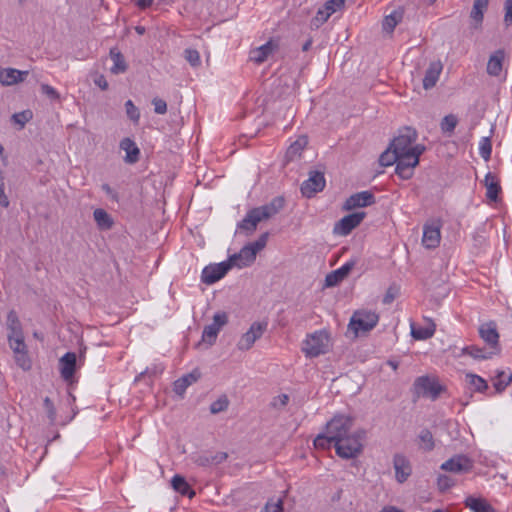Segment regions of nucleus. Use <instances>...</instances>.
<instances>
[{
	"mask_svg": "<svg viewBox=\"0 0 512 512\" xmlns=\"http://www.w3.org/2000/svg\"><path fill=\"white\" fill-rule=\"evenodd\" d=\"M228 405V398L226 396H221L210 405V412L212 414H218L225 411L228 408Z\"/></svg>",
	"mask_w": 512,
	"mask_h": 512,
	"instance_id": "45",
	"label": "nucleus"
},
{
	"mask_svg": "<svg viewBox=\"0 0 512 512\" xmlns=\"http://www.w3.org/2000/svg\"><path fill=\"white\" fill-rule=\"evenodd\" d=\"M479 150L480 155L482 156L483 159L488 160L490 158L492 152V145L488 137L482 138Z\"/></svg>",
	"mask_w": 512,
	"mask_h": 512,
	"instance_id": "50",
	"label": "nucleus"
},
{
	"mask_svg": "<svg viewBox=\"0 0 512 512\" xmlns=\"http://www.w3.org/2000/svg\"><path fill=\"white\" fill-rule=\"evenodd\" d=\"M94 83L101 89V90H107L108 89V82L106 78L103 75H99L95 80Z\"/></svg>",
	"mask_w": 512,
	"mask_h": 512,
	"instance_id": "64",
	"label": "nucleus"
},
{
	"mask_svg": "<svg viewBox=\"0 0 512 512\" xmlns=\"http://www.w3.org/2000/svg\"><path fill=\"white\" fill-rule=\"evenodd\" d=\"M231 267L229 261L208 265L202 271L201 280L203 283L211 285L224 277Z\"/></svg>",
	"mask_w": 512,
	"mask_h": 512,
	"instance_id": "11",
	"label": "nucleus"
},
{
	"mask_svg": "<svg viewBox=\"0 0 512 512\" xmlns=\"http://www.w3.org/2000/svg\"><path fill=\"white\" fill-rule=\"evenodd\" d=\"M441 233L439 226H424L422 244L427 249H434L439 246Z\"/></svg>",
	"mask_w": 512,
	"mask_h": 512,
	"instance_id": "24",
	"label": "nucleus"
},
{
	"mask_svg": "<svg viewBox=\"0 0 512 512\" xmlns=\"http://www.w3.org/2000/svg\"><path fill=\"white\" fill-rule=\"evenodd\" d=\"M401 156L388 146V148L380 155L379 163L381 166H391L393 164H398L401 161Z\"/></svg>",
	"mask_w": 512,
	"mask_h": 512,
	"instance_id": "36",
	"label": "nucleus"
},
{
	"mask_svg": "<svg viewBox=\"0 0 512 512\" xmlns=\"http://www.w3.org/2000/svg\"><path fill=\"white\" fill-rule=\"evenodd\" d=\"M277 48V44H275L272 40L268 41L264 45L255 48L250 51V60L255 62L256 64H261L267 60L269 55Z\"/></svg>",
	"mask_w": 512,
	"mask_h": 512,
	"instance_id": "26",
	"label": "nucleus"
},
{
	"mask_svg": "<svg viewBox=\"0 0 512 512\" xmlns=\"http://www.w3.org/2000/svg\"><path fill=\"white\" fill-rule=\"evenodd\" d=\"M93 216L97 224H113L110 215L104 209H95Z\"/></svg>",
	"mask_w": 512,
	"mask_h": 512,
	"instance_id": "49",
	"label": "nucleus"
},
{
	"mask_svg": "<svg viewBox=\"0 0 512 512\" xmlns=\"http://www.w3.org/2000/svg\"><path fill=\"white\" fill-rule=\"evenodd\" d=\"M458 119L455 115H446L441 121V130L443 133H452L457 126Z\"/></svg>",
	"mask_w": 512,
	"mask_h": 512,
	"instance_id": "42",
	"label": "nucleus"
},
{
	"mask_svg": "<svg viewBox=\"0 0 512 512\" xmlns=\"http://www.w3.org/2000/svg\"><path fill=\"white\" fill-rule=\"evenodd\" d=\"M365 215V212L356 210L344 216L336 224H360L363 221Z\"/></svg>",
	"mask_w": 512,
	"mask_h": 512,
	"instance_id": "41",
	"label": "nucleus"
},
{
	"mask_svg": "<svg viewBox=\"0 0 512 512\" xmlns=\"http://www.w3.org/2000/svg\"><path fill=\"white\" fill-rule=\"evenodd\" d=\"M454 485H455V481L450 476L441 474L437 477V486L441 492H444V491L450 489Z\"/></svg>",
	"mask_w": 512,
	"mask_h": 512,
	"instance_id": "47",
	"label": "nucleus"
},
{
	"mask_svg": "<svg viewBox=\"0 0 512 512\" xmlns=\"http://www.w3.org/2000/svg\"><path fill=\"white\" fill-rule=\"evenodd\" d=\"M393 466L397 482L404 483L412 473L409 460L404 455L396 454L393 458Z\"/></svg>",
	"mask_w": 512,
	"mask_h": 512,
	"instance_id": "18",
	"label": "nucleus"
},
{
	"mask_svg": "<svg viewBox=\"0 0 512 512\" xmlns=\"http://www.w3.org/2000/svg\"><path fill=\"white\" fill-rule=\"evenodd\" d=\"M374 203V195L369 191H362L351 195L343 206L345 210L352 211Z\"/></svg>",
	"mask_w": 512,
	"mask_h": 512,
	"instance_id": "17",
	"label": "nucleus"
},
{
	"mask_svg": "<svg viewBox=\"0 0 512 512\" xmlns=\"http://www.w3.org/2000/svg\"><path fill=\"white\" fill-rule=\"evenodd\" d=\"M261 512H284L283 500L278 499L276 502L268 501Z\"/></svg>",
	"mask_w": 512,
	"mask_h": 512,
	"instance_id": "53",
	"label": "nucleus"
},
{
	"mask_svg": "<svg viewBox=\"0 0 512 512\" xmlns=\"http://www.w3.org/2000/svg\"><path fill=\"white\" fill-rule=\"evenodd\" d=\"M489 0H474L473 7L470 13V18L473 21L472 27L478 29L484 18V12L487 10Z\"/></svg>",
	"mask_w": 512,
	"mask_h": 512,
	"instance_id": "28",
	"label": "nucleus"
},
{
	"mask_svg": "<svg viewBox=\"0 0 512 512\" xmlns=\"http://www.w3.org/2000/svg\"><path fill=\"white\" fill-rule=\"evenodd\" d=\"M289 402V396L287 394H281L273 399L272 405L275 408H283Z\"/></svg>",
	"mask_w": 512,
	"mask_h": 512,
	"instance_id": "61",
	"label": "nucleus"
},
{
	"mask_svg": "<svg viewBox=\"0 0 512 512\" xmlns=\"http://www.w3.org/2000/svg\"><path fill=\"white\" fill-rule=\"evenodd\" d=\"M171 485L176 492L183 496H188L189 498L195 496V491L190 487L185 478L180 475H175L172 478Z\"/></svg>",
	"mask_w": 512,
	"mask_h": 512,
	"instance_id": "33",
	"label": "nucleus"
},
{
	"mask_svg": "<svg viewBox=\"0 0 512 512\" xmlns=\"http://www.w3.org/2000/svg\"><path fill=\"white\" fill-rule=\"evenodd\" d=\"M355 266V261H349L345 263L343 266L334 270L326 275L325 285L327 287H333L342 282L351 272L353 267Z\"/></svg>",
	"mask_w": 512,
	"mask_h": 512,
	"instance_id": "19",
	"label": "nucleus"
},
{
	"mask_svg": "<svg viewBox=\"0 0 512 512\" xmlns=\"http://www.w3.org/2000/svg\"><path fill=\"white\" fill-rule=\"evenodd\" d=\"M504 60V51L497 50L492 54L487 63V73L491 76H499L502 71V63Z\"/></svg>",
	"mask_w": 512,
	"mask_h": 512,
	"instance_id": "32",
	"label": "nucleus"
},
{
	"mask_svg": "<svg viewBox=\"0 0 512 512\" xmlns=\"http://www.w3.org/2000/svg\"><path fill=\"white\" fill-rule=\"evenodd\" d=\"M402 13L398 11H394L391 14L387 15L382 23L383 30L391 33L393 32L396 25L401 21Z\"/></svg>",
	"mask_w": 512,
	"mask_h": 512,
	"instance_id": "37",
	"label": "nucleus"
},
{
	"mask_svg": "<svg viewBox=\"0 0 512 512\" xmlns=\"http://www.w3.org/2000/svg\"><path fill=\"white\" fill-rule=\"evenodd\" d=\"M442 69L443 65L440 61H433L429 64L423 78V88L425 90L431 89L436 85Z\"/></svg>",
	"mask_w": 512,
	"mask_h": 512,
	"instance_id": "22",
	"label": "nucleus"
},
{
	"mask_svg": "<svg viewBox=\"0 0 512 512\" xmlns=\"http://www.w3.org/2000/svg\"><path fill=\"white\" fill-rule=\"evenodd\" d=\"M332 444L334 445V440L330 439L327 431L324 434H319L314 440L316 448L328 449Z\"/></svg>",
	"mask_w": 512,
	"mask_h": 512,
	"instance_id": "46",
	"label": "nucleus"
},
{
	"mask_svg": "<svg viewBox=\"0 0 512 512\" xmlns=\"http://www.w3.org/2000/svg\"><path fill=\"white\" fill-rule=\"evenodd\" d=\"M308 144L307 136L298 137L287 149L285 159L287 162L293 161L299 157Z\"/></svg>",
	"mask_w": 512,
	"mask_h": 512,
	"instance_id": "30",
	"label": "nucleus"
},
{
	"mask_svg": "<svg viewBox=\"0 0 512 512\" xmlns=\"http://www.w3.org/2000/svg\"><path fill=\"white\" fill-rule=\"evenodd\" d=\"M201 377V372L199 369H194L192 372L183 375L179 379H177L173 384V391L177 394L182 396L186 389L192 385L193 383L197 382Z\"/></svg>",
	"mask_w": 512,
	"mask_h": 512,
	"instance_id": "20",
	"label": "nucleus"
},
{
	"mask_svg": "<svg viewBox=\"0 0 512 512\" xmlns=\"http://www.w3.org/2000/svg\"><path fill=\"white\" fill-rule=\"evenodd\" d=\"M479 335L485 343L489 345V351L499 353V333L497 332L496 323L493 321L483 323L479 327Z\"/></svg>",
	"mask_w": 512,
	"mask_h": 512,
	"instance_id": "13",
	"label": "nucleus"
},
{
	"mask_svg": "<svg viewBox=\"0 0 512 512\" xmlns=\"http://www.w3.org/2000/svg\"><path fill=\"white\" fill-rule=\"evenodd\" d=\"M32 119V112L30 110H24L22 112L14 113L12 115V121L19 125V128H24L25 124Z\"/></svg>",
	"mask_w": 512,
	"mask_h": 512,
	"instance_id": "44",
	"label": "nucleus"
},
{
	"mask_svg": "<svg viewBox=\"0 0 512 512\" xmlns=\"http://www.w3.org/2000/svg\"><path fill=\"white\" fill-rule=\"evenodd\" d=\"M41 92L46 95L51 100H59L60 95L59 93L50 85L48 84H42L41 85Z\"/></svg>",
	"mask_w": 512,
	"mask_h": 512,
	"instance_id": "55",
	"label": "nucleus"
},
{
	"mask_svg": "<svg viewBox=\"0 0 512 512\" xmlns=\"http://www.w3.org/2000/svg\"><path fill=\"white\" fill-rule=\"evenodd\" d=\"M397 294H398V288L394 287V286H390L384 295L383 303L384 304L392 303L394 301V299L397 297Z\"/></svg>",
	"mask_w": 512,
	"mask_h": 512,
	"instance_id": "56",
	"label": "nucleus"
},
{
	"mask_svg": "<svg viewBox=\"0 0 512 512\" xmlns=\"http://www.w3.org/2000/svg\"><path fill=\"white\" fill-rule=\"evenodd\" d=\"M76 368V354L68 352L60 358V372L64 380H69L73 377Z\"/></svg>",
	"mask_w": 512,
	"mask_h": 512,
	"instance_id": "25",
	"label": "nucleus"
},
{
	"mask_svg": "<svg viewBox=\"0 0 512 512\" xmlns=\"http://www.w3.org/2000/svg\"><path fill=\"white\" fill-rule=\"evenodd\" d=\"M424 326H416L415 323L410 324L411 335L416 340H426L431 338L436 330V325L431 319H425Z\"/></svg>",
	"mask_w": 512,
	"mask_h": 512,
	"instance_id": "23",
	"label": "nucleus"
},
{
	"mask_svg": "<svg viewBox=\"0 0 512 512\" xmlns=\"http://www.w3.org/2000/svg\"><path fill=\"white\" fill-rule=\"evenodd\" d=\"M44 408L47 412V415L51 421H54L56 417V410L54 408V405L49 397H46L44 399Z\"/></svg>",
	"mask_w": 512,
	"mask_h": 512,
	"instance_id": "59",
	"label": "nucleus"
},
{
	"mask_svg": "<svg viewBox=\"0 0 512 512\" xmlns=\"http://www.w3.org/2000/svg\"><path fill=\"white\" fill-rule=\"evenodd\" d=\"M285 203L286 200L283 196H276L269 203L249 210L239 224H258L274 219L283 210Z\"/></svg>",
	"mask_w": 512,
	"mask_h": 512,
	"instance_id": "3",
	"label": "nucleus"
},
{
	"mask_svg": "<svg viewBox=\"0 0 512 512\" xmlns=\"http://www.w3.org/2000/svg\"><path fill=\"white\" fill-rule=\"evenodd\" d=\"M484 185L487 189L486 196L491 201H496L498 194L501 191V186L497 177L491 172L487 173L484 180Z\"/></svg>",
	"mask_w": 512,
	"mask_h": 512,
	"instance_id": "31",
	"label": "nucleus"
},
{
	"mask_svg": "<svg viewBox=\"0 0 512 512\" xmlns=\"http://www.w3.org/2000/svg\"><path fill=\"white\" fill-rule=\"evenodd\" d=\"M418 438L420 440V448L421 449H423L425 451L433 450L434 439H433L432 433L429 430H427V429L422 430L420 432Z\"/></svg>",
	"mask_w": 512,
	"mask_h": 512,
	"instance_id": "40",
	"label": "nucleus"
},
{
	"mask_svg": "<svg viewBox=\"0 0 512 512\" xmlns=\"http://www.w3.org/2000/svg\"><path fill=\"white\" fill-rule=\"evenodd\" d=\"M464 504L467 508H469L473 512H497L490 503L484 498H476L473 496H468Z\"/></svg>",
	"mask_w": 512,
	"mask_h": 512,
	"instance_id": "29",
	"label": "nucleus"
},
{
	"mask_svg": "<svg viewBox=\"0 0 512 512\" xmlns=\"http://www.w3.org/2000/svg\"><path fill=\"white\" fill-rule=\"evenodd\" d=\"M152 103L154 105L155 113L162 115L167 112V104L164 100L155 98V99H153Z\"/></svg>",
	"mask_w": 512,
	"mask_h": 512,
	"instance_id": "58",
	"label": "nucleus"
},
{
	"mask_svg": "<svg viewBox=\"0 0 512 512\" xmlns=\"http://www.w3.org/2000/svg\"><path fill=\"white\" fill-rule=\"evenodd\" d=\"M0 204L3 207H7L9 205L8 197L5 195L4 192V176L2 172H0Z\"/></svg>",
	"mask_w": 512,
	"mask_h": 512,
	"instance_id": "62",
	"label": "nucleus"
},
{
	"mask_svg": "<svg viewBox=\"0 0 512 512\" xmlns=\"http://www.w3.org/2000/svg\"><path fill=\"white\" fill-rule=\"evenodd\" d=\"M353 419L349 416L336 415L326 425V431L330 435V439L334 440V444L339 442L341 438L353 433Z\"/></svg>",
	"mask_w": 512,
	"mask_h": 512,
	"instance_id": "7",
	"label": "nucleus"
},
{
	"mask_svg": "<svg viewBox=\"0 0 512 512\" xmlns=\"http://www.w3.org/2000/svg\"><path fill=\"white\" fill-rule=\"evenodd\" d=\"M344 5L345 0H328L324 6L331 14H333L341 10L344 7Z\"/></svg>",
	"mask_w": 512,
	"mask_h": 512,
	"instance_id": "54",
	"label": "nucleus"
},
{
	"mask_svg": "<svg viewBox=\"0 0 512 512\" xmlns=\"http://www.w3.org/2000/svg\"><path fill=\"white\" fill-rule=\"evenodd\" d=\"M120 148L126 152L124 161L128 164H134L138 162L140 156V150L133 140L130 138H124L120 141Z\"/></svg>",
	"mask_w": 512,
	"mask_h": 512,
	"instance_id": "27",
	"label": "nucleus"
},
{
	"mask_svg": "<svg viewBox=\"0 0 512 512\" xmlns=\"http://www.w3.org/2000/svg\"><path fill=\"white\" fill-rule=\"evenodd\" d=\"M9 346L14 353V359H15L16 364L25 371L30 370L31 369V359L28 356V351H27V346L25 344V341L17 340V342L9 343Z\"/></svg>",
	"mask_w": 512,
	"mask_h": 512,
	"instance_id": "16",
	"label": "nucleus"
},
{
	"mask_svg": "<svg viewBox=\"0 0 512 512\" xmlns=\"http://www.w3.org/2000/svg\"><path fill=\"white\" fill-rule=\"evenodd\" d=\"M269 233H262L256 241L249 242L241 248L238 253L229 257L228 261L231 266L244 268L251 266L256 260L257 254L262 251L268 242Z\"/></svg>",
	"mask_w": 512,
	"mask_h": 512,
	"instance_id": "2",
	"label": "nucleus"
},
{
	"mask_svg": "<svg viewBox=\"0 0 512 512\" xmlns=\"http://www.w3.org/2000/svg\"><path fill=\"white\" fill-rule=\"evenodd\" d=\"M356 226H334L333 234L335 236H348Z\"/></svg>",
	"mask_w": 512,
	"mask_h": 512,
	"instance_id": "60",
	"label": "nucleus"
},
{
	"mask_svg": "<svg viewBox=\"0 0 512 512\" xmlns=\"http://www.w3.org/2000/svg\"><path fill=\"white\" fill-rule=\"evenodd\" d=\"M364 432L354 431L334 444L336 453L343 459L356 458L362 452Z\"/></svg>",
	"mask_w": 512,
	"mask_h": 512,
	"instance_id": "5",
	"label": "nucleus"
},
{
	"mask_svg": "<svg viewBox=\"0 0 512 512\" xmlns=\"http://www.w3.org/2000/svg\"><path fill=\"white\" fill-rule=\"evenodd\" d=\"M379 316L368 310H358L352 315L349 323V329L352 330L356 336L360 333H366L372 330L378 323Z\"/></svg>",
	"mask_w": 512,
	"mask_h": 512,
	"instance_id": "6",
	"label": "nucleus"
},
{
	"mask_svg": "<svg viewBox=\"0 0 512 512\" xmlns=\"http://www.w3.org/2000/svg\"><path fill=\"white\" fill-rule=\"evenodd\" d=\"M512 381V374H508L505 371L498 372L495 381H494V387L497 392H502L505 390V388L509 385V383Z\"/></svg>",
	"mask_w": 512,
	"mask_h": 512,
	"instance_id": "39",
	"label": "nucleus"
},
{
	"mask_svg": "<svg viewBox=\"0 0 512 512\" xmlns=\"http://www.w3.org/2000/svg\"><path fill=\"white\" fill-rule=\"evenodd\" d=\"M466 381L477 392H484L488 388L487 382L482 377L475 374H467Z\"/></svg>",
	"mask_w": 512,
	"mask_h": 512,
	"instance_id": "38",
	"label": "nucleus"
},
{
	"mask_svg": "<svg viewBox=\"0 0 512 512\" xmlns=\"http://www.w3.org/2000/svg\"><path fill=\"white\" fill-rule=\"evenodd\" d=\"M330 334L327 330L321 329L309 333L302 342L301 351L306 358H316L329 351Z\"/></svg>",
	"mask_w": 512,
	"mask_h": 512,
	"instance_id": "4",
	"label": "nucleus"
},
{
	"mask_svg": "<svg viewBox=\"0 0 512 512\" xmlns=\"http://www.w3.org/2000/svg\"><path fill=\"white\" fill-rule=\"evenodd\" d=\"M331 15L332 14L326 9L325 6L323 8H320L317 11L315 17L311 20V26L319 28L329 19Z\"/></svg>",
	"mask_w": 512,
	"mask_h": 512,
	"instance_id": "43",
	"label": "nucleus"
},
{
	"mask_svg": "<svg viewBox=\"0 0 512 512\" xmlns=\"http://www.w3.org/2000/svg\"><path fill=\"white\" fill-rule=\"evenodd\" d=\"M28 71H20L14 68L0 69V83L4 86H11L24 81Z\"/></svg>",
	"mask_w": 512,
	"mask_h": 512,
	"instance_id": "21",
	"label": "nucleus"
},
{
	"mask_svg": "<svg viewBox=\"0 0 512 512\" xmlns=\"http://www.w3.org/2000/svg\"><path fill=\"white\" fill-rule=\"evenodd\" d=\"M267 328L266 323L254 322L249 330L245 332L237 342V348L241 351H248L254 343L260 339Z\"/></svg>",
	"mask_w": 512,
	"mask_h": 512,
	"instance_id": "10",
	"label": "nucleus"
},
{
	"mask_svg": "<svg viewBox=\"0 0 512 512\" xmlns=\"http://www.w3.org/2000/svg\"><path fill=\"white\" fill-rule=\"evenodd\" d=\"M228 323V315L225 312H217L213 316V322L207 325L202 333L203 342L213 345L220 330Z\"/></svg>",
	"mask_w": 512,
	"mask_h": 512,
	"instance_id": "9",
	"label": "nucleus"
},
{
	"mask_svg": "<svg viewBox=\"0 0 512 512\" xmlns=\"http://www.w3.org/2000/svg\"><path fill=\"white\" fill-rule=\"evenodd\" d=\"M462 353L474 359H490L493 355H496V351H489V349L479 348L474 345L464 347Z\"/></svg>",
	"mask_w": 512,
	"mask_h": 512,
	"instance_id": "35",
	"label": "nucleus"
},
{
	"mask_svg": "<svg viewBox=\"0 0 512 512\" xmlns=\"http://www.w3.org/2000/svg\"><path fill=\"white\" fill-rule=\"evenodd\" d=\"M125 109H126V114H127L128 118L131 121L137 123L139 121V118H140V112H139V109L134 105L132 100H127L126 101Z\"/></svg>",
	"mask_w": 512,
	"mask_h": 512,
	"instance_id": "48",
	"label": "nucleus"
},
{
	"mask_svg": "<svg viewBox=\"0 0 512 512\" xmlns=\"http://www.w3.org/2000/svg\"><path fill=\"white\" fill-rule=\"evenodd\" d=\"M504 8H505L504 23L506 26H510L512 24V0H506Z\"/></svg>",
	"mask_w": 512,
	"mask_h": 512,
	"instance_id": "57",
	"label": "nucleus"
},
{
	"mask_svg": "<svg viewBox=\"0 0 512 512\" xmlns=\"http://www.w3.org/2000/svg\"><path fill=\"white\" fill-rule=\"evenodd\" d=\"M414 387L418 395L431 398L432 400L436 399L442 390V387L435 380L427 376L417 378Z\"/></svg>",
	"mask_w": 512,
	"mask_h": 512,
	"instance_id": "12",
	"label": "nucleus"
},
{
	"mask_svg": "<svg viewBox=\"0 0 512 512\" xmlns=\"http://www.w3.org/2000/svg\"><path fill=\"white\" fill-rule=\"evenodd\" d=\"M416 140V130L411 127H405L400 130L399 135L389 144L401 156V161L398 162L395 172L404 180H408L413 176L414 168L419 164V157L425 151L423 145H413Z\"/></svg>",
	"mask_w": 512,
	"mask_h": 512,
	"instance_id": "1",
	"label": "nucleus"
},
{
	"mask_svg": "<svg viewBox=\"0 0 512 512\" xmlns=\"http://www.w3.org/2000/svg\"><path fill=\"white\" fill-rule=\"evenodd\" d=\"M193 461L195 464H197L198 466H201V467L213 466L212 461H211V453L210 452H204V453L196 455L193 458Z\"/></svg>",
	"mask_w": 512,
	"mask_h": 512,
	"instance_id": "51",
	"label": "nucleus"
},
{
	"mask_svg": "<svg viewBox=\"0 0 512 512\" xmlns=\"http://www.w3.org/2000/svg\"><path fill=\"white\" fill-rule=\"evenodd\" d=\"M110 57L113 61V66L110 69L113 74L124 73L127 70V64L120 51L116 48L110 49Z\"/></svg>",
	"mask_w": 512,
	"mask_h": 512,
	"instance_id": "34",
	"label": "nucleus"
},
{
	"mask_svg": "<svg viewBox=\"0 0 512 512\" xmlns=\"http://www.w3.org/2000/svg\"><path fill=\"white\" fill-rule=\"evenodd\" d=\"M325 185L324 172L312 170L309 172L308 179L301 184L300 190L304 197L311 198L316 193L322 191Z\"/></svg>",
	"mask_w": 512,
	"mask_h": 512,
	"instance_id": "8",
	"label": "nucleus"
},
{
	"mask_svg": "<svg viewBox=\"0 0 512 512\" xmlns=\"http://www.w3.org/2000/svg\"><path fill=\"white\" fill-rule=\"evenodd\" d=\"M472 467L473 465L471 460L464 455H456L442 463L440 466L444 471L458 474L469 472Z\"/></svg>",
	"mask_w": 512,
	"mask_h": 512,
	"instance_id": "14",
	"label": "nucleus"
},
{
	"mask_svg": "<svg viewBox=\"0 0 512 512\" xmlns=\"http://www.w3.org/2000/svg\"><path fill=\"white\" fill-rule=\"evenodd\" d=\"M6 327L8 330V335H7L8 343L17 342V340H19V341L24 340L22 324L19 320V317H18L16 311H14V310L9 311V313L7 315V320H6Z\"/></svg>",
	"mask_w": 512,
	"mask_h": 512,
	"instance_id": "15",
	"label": "nucleus"
},
{
	"mask_svg": "<svg viewBox=\"0 0 512 512\" xmlns=\"http://www.w3.org/2000/svg\"><path fill=\"white\" fill-rule=\"evenodd\" d=\"M185 59L190 63L191 66L197 67L200 65V55L195 49H186L184 51Z\"/></svg>",
	"mask_w": 512,
	"mask_h": 512,
	"instance_id": "52",
	"label": "nucleus"
},
{
	"mask_svg": "<svg viewBox=\"0 0 512 512\" xmlns=\"http://www.w3.org/2000/svg\"><path fill=\"white\" fill-rule=\"evenodd\" d=\"M228 457L226 452H216L214 454L211 453V461L212 465H218L223 463Z\"/></svg>",
	"mask_w": 512,
	"mask_h": 512,
	"instance_id": "63",
	"label": "nucleus"
}]
</instances>
